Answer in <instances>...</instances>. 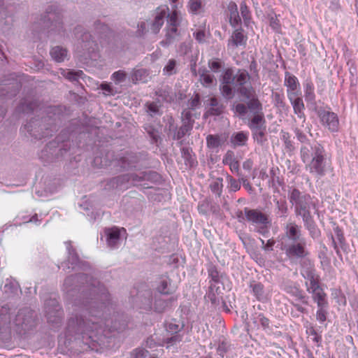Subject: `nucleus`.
<instances>
[{
	"mask_svg": "<svg viewBox=\"0 0 358 358\" xmlns=\"http://www.w3.org/2000/svg\"><path fill=\"white\" fill-rule=\"evenodd\" d=\"M248 137L243 132H238L231 138V142L234 147L243 146L245 144Z\"/></svg>",
	"mask_w": 358,
	"mask_h": 358,
	"instance_id": "nucleus-35",
	"label": "nucleus"
},
{
	"mask_svg": "<svg viewBox=\"0 0 358 358\" xmlns=\"http://www.w3.org/2000/svg\"><path fill=\"white\" fill-rule=\"evenodd\" d=\"M200 81L201 84L205 87H210L212 85L214 82H216V79L213 75L210 74L209 73L206 75H201Z\"/></svg>",
	"mask_w": 358,
	"mask_h": 358,
	"instance_id": "nucleus-50",
	"label": "nucleus"
},
{
	"mask_svg": "<svg viewBox=\"0 0 358 358\" xmlns=\"http://www.w3.org/2000/svg\"><path fill=\"white\" fill-rule=\"evenodd\" d=\"M207 146L209 148H217L220 147L223 141L218 135H208L206 137Z\"/></svg>",
	"mask_w": 358,
	"mask_h": 358,
	"instance_id": "nucleus-36",
	"label": "nucleus"
},
{
	"mask_svg": "<svg viewBox=\"0 0 358 358\" xmlns=\"http://www.w3.org/2000/svg\"><path fill=\"white\" fill-rule=\"evenodd\" d=\"M176 66V61L175 59H169L167 64L164 68V71L169 76L173 75L176 73L175 69Z\"/></svg>",
	"mask_w": 358,
	"mask_h": 358,
	"instance_id": "nucleus-53",
	"label": "nucleus"
},
{
	"mask_svg": "<svg viewBox=\"0 0 358 358\" xmlns=\"http://www.w3.org/2000/svg\"><path fill=\"white\" fill-rule=\"evenodd\" d=\"M62 14L57 6H50L42 18L45 26L52 31L60 32L64 29Z\"/></svg>",
	"mask_w": 358,
	"mask_h": 358,
	"instance_id": "nucleus-5",
	"label": "nucleus"
},
{
	"mask_svg": "<svg viewBox=\"0 0 358 358\" xmlns=\"http://www.w3.org/2000/svg\"><path fill=\"white\" fill-rule=\"evenodd\" d=\"M148 31L147 25L145 22H141L138 24L136 36L137 37H142Z\"/></svg>",
	"mask_w": 358,
	"mask_h": 358,
	"instance_id": "nucleus-63",
	"label": "nucleus"
},
{
	"mask_svg": "<svg viewBox=\"0 0 358 358\" xmlns=\"http://www.w3.org/2000/svg\"><path fill=\"white\" fill-rule=\"evenodd\" d=\"M221 294L220 286H216V285H210L209 290L205 298L207 301H210L215 307H217L220 304V301H222L223 308L229 312L230 310L226 305L225 301L223 300Z\"/></svg>",
	"mask_w": 358,
	"mask_h": 358,
	"instance_id": "nucleus-15",
	"label": "nucleus"
},
{
	"mask_svg": "<svg viewBox=\"0 0 358 358\" xmlns=\"http://www.w3.org/2000/svg\"><path fill=\"white\" fill-rule=\"evenodd\" d=\"M305 239L301 234L300 227L295 222H289L285 227L282 237L281 246Z\"/></svg>",
	"mask_w": 358,
	"mask_h": 358,
	"instance_id": "nucleus-10",
	"label": "nucleus"
},
{
	"mask_svg": "<svg viewBox=\"0 0 358 358\" xmlns=\"http://www.w3.org/2000/svg\"><path fill=\"white\" fill-rule=\"evenodd\" d=\"M201 106L200 96L199 94H195L194 97H192L187 102V108L189 110H195L199 108Z\"/></svg>",
	"mask_w": 358,
	"mask_h": 358,
	"instance_id": "nucleus-49",
	"label": "nucleus"
},
{
	"mask_svg": "<svg viewBox=\"0 0 358 358\" xmlns=\"http://www.w3.org/2000/svg\"><path fill=\"white\" fill-rule=\"evenodd\" d=\"M45 314L49 323L59 324L62 322L64 312L55 299H49L45 302Z\"/></svg>",
	"mask_w": 358,
	"mask_h": 358,
	"instance_id": "nucleus-8",
	"label": "nucleus"
},
{
	"mask_svg": "<svg viewBox=\"0 0 358 358\" xmlns=\"http://www.w3.org/2000/svg\"><path fill=\"white\" fill-rule=\"evenodd\" d=\"M208 101V108L205 112L203 117L207 118L209 116H218L220 115L224 109L223 103L215 97L210 98Z\"/></svg>",
	"mask_w": 358,
	"mask_h": 358,
	"instance_id": "nucleus-16",
	"label": "nucleus"
},
{
	"mask_svg": "<svg viewBox=\"0 0 358 358\" xmlns=\"http://www.w3.org/2000/svg\"><path fill=\"white\" fill-rule=\"evenodd\" d=\"M184 327L183 323L180 324V322H176V320H173L172 322H169L167 326V331L175 334H178L177 333L180 331Z\"/></svg>",
	"mask_w": 358,
	"mask_h": 358,
	"instance_id": "nucleus-47",
	"label": "nucleus"
},
{
	"mask_svg": "<svg viewBox=\"0 0 358 358\" xmlns=\"http://www.w3.org/2000/svg\"><path fill=\"white\" fill-rule=\"evenodd\" d=\"M304 226L309 231L310 236L313 238L317 237L320 235V231L317 229L316 224L310 215V213L301 216Z\"/></svg>",
	"mask_w": 358,
	"mask_h": 358,
	"instance_id": "nucleus-23",
	"label": "nucleus"
},
{
	"mask_svg": "<svg viewBox=\"0 0 358 358\" xmlns=\"http://www.w3.org/2000/svg\"><path fill=\"white\" fill-rule=\"evenodd\" d=\"M148 76V71L144 69H140L134 71L131 75L132 81L136 83L138 81L145 82Z\"/></svg>",
	"mask_w": 358,
	"mask_h": 358,
	"instance_id": "nucleus-38",
	"label": "nucleus"
},
{
	"mask_svg": "<svg viewBox=\"0 0 358 358\" xmlns=\"http://www.w3.org/2000/svg\"><path fill=\"white\" fill-rule=\"evenodd\" d=\"M166 17V10L158 8L155 13V19L151 23L150 29L154 34H157L164 22V18Z\"/></svg>",
	"mask_w": 358,
	"mask_h": 358,
	"instance_id": "nucleus-21",
	"label": "nucleus"
},
{
	"mask_svg": "<svg viewBox=\"0 0 358 358\" xmlns=\"http://www.w3.org/2000/svg\"><path fill=\"white\" fill-rule=\"evenodd\" d=\"M181 341L182 336L180 334H173L171 337L166 338L164 342L168 345L167 347L169 348L180 343Z\"/></svg>",
	"mask_w": 358,
	"mask_h": 358,
	"instance_id": "nucleus-55",
	"label": "nucleus"
},
{
	"mask_svg": "<svg viewBox=\"0 0 358 358\" xmlns=\"http://www.w3.org/2000/svg\"><path fill=\"white\" fill-rule=\"evenodd\" d=\"M306 241L303 239L301 241H296L281 246L285 250L287 257L290 259H301L308 255L306 250Z\"/></svg>",
	"mask_w": 358,
	"mask_h": 358,
	"instance_id": "nucleus-9",
	"label": "nucleus"
},
{
	"mask_svg": "<svg viewBox=\"0 0 358 358\" xmlns=\"http://www.w3.org/2000/svg\"><path fill=\"white\" fill-rule=\"evenodd\" d=\"M127 74L123 71H117L113 73L112 78L116 84L124 82L127 78Z\"/></svg>",
	"mask_w": 358,
	"mask_h": 358,
	"instance_id": "nucleus-54",
	"label": "nucleus"
},
{
	"mask_svg": "<svg viewBox=\"0 0 358 358\" xmlns=\"http://www.w3.org/2000/svg\"><path fill=\"white\" fill-rule=\"evenodd\" d=\"M288 99L291 102L294 113L296 115H304L303 110L305 108L303 101L301 97H298L295 92L288 90Z\"/></svg>",
	"mask_w": 358,
	"mask_h": 358,
	"instance_id": "nucleus-20",
	"label": "nucleus"
},
{
	"mask_svg": "<svg viewBox=\"0 0 358 358\" xmlns=\"http://www.w3.org/2000/svg\"><path fill=\"white\" fill-rule=\"evenodd\" d=\"M36 314L29 308L20 309L13 320V324L15 325L20 333H26L35 325Z\"/></svg>",
	"mask_w": 358,
	"mask_h": 358,
	"instance_id": "nucleus-4",
	"label": "nucleus"
},
{
	"mask_svg": "<svg viewBox=\"0 0 358 358\" xmlns=\"http://www.w3.org/2000/svg\"><path fill=\"white\" fill-rule=\"evenodd\" d=\"M167 22L169 27H178L179 24L178 17L176 12L172 13L171 15L167 16Z\"/></svg>",
	"mask_w": 358,
	"mask_h": 358,
	"instance_id": "nucleus-60",
	"label": "nucleus"
},
{
	"mask_svg": "<svg viewBox=\"0 0 358 358\" xmlns=\"http://www.w3.org/2000/svg\"><path fill=\"white\" fill-rule=\"evenodd\" d=\"M245 41L246 38L243 34V30L241 29H238L232 34L231 39L229 40V43L237 47L238 45H244L245 43Z\"/></svg>",
	"mask_w": 358,
	"mask_h": 358,
	"instance_id": "nucleus-32",
	"label": "nucleus"
},
{
	"mask_svg": "<svg viewBox=\"0 0 358 358\" xmlns=\"http://www.w3.org/2000/svg\"><path fill=\"white\" fill-rule=\"evenodd\" d=\"M316 152V158L312 159L308 162L310 172L315 173L318 176H322L325 171V155L324 148H317L315 150Z\"/></svg>",
	"mask_w": 358,
	"mask_h": 358,
	"instance_id": "nucleus-11",
	"label": "nucleus"
},
{
	"mask_svg": "<svg viewBox=\"0 0 358 358\" xmlns=\"http://www.w3.org/2000/svg\"><path fill=\"white\" fill-rule=\"evenodd\" d=\"M178 28L172 26L167 28L165 40L161 42V44L164 46H168L175 41L177 36H178Z\"/></svg>",
	"mask_w": 358,
	"mask_h": 358,
	"instance_id": "nucleus-31",
	"label": "nucleus"
},
{
	"mask_svg": "<svg viewBox=\"0 0 358 358\" xmlns=\"http://www.w3.org/2000/svg\"><path fill=\"white\" fill-rule=\"evenodd\" d=\"M241 22V17L239 16L238 11L236 13H230L229 16V23L230 24L235 27L238 25Z\"/></svg>",
	"mask_w": 358,
	"mask_h": 358,
	"instance_id": "nucleus-59",
	"label": "nucleus"
},
{
	"mask_svg": "<svg viewBox=\"0 0 358 358\" xmlns=\"http://www.w3.org/2000/svg\"><path fill=\"white\" fill-rule=\"evenodd\" d=\"M238 94L243 98V100H247L248 110H250L253 115L262 113V105L257 99L255 90L250 84L246 85L238 90Z\"/></svg>",
	"mask_w": 358,
	"mask_h": 358,
	"instance_id": "nucleus-6",
	"label": "nucleus"
},
{
	"mask_svg": "<svg viewBox=\"0 0 358 358\" xmlns=\"http://www.w3.org/2000/svg\"><path fill=\"white\" fill-rule=\"evenodd\" d=\"M12 324L10 308L7 305L3 306L0 308V330L9 331Z\"/></svg>",
	"mask_w": 358,
	"mask_h": 358,
	"instance_id": "nucleus-18",
	"label": "nucleus"
},
{
	"mask_svg": "<svg viewBox=\"0 0 358 358\" xmlns=\"http://www.w3.org/2000/svg\"><path fill=\"white\" fill-rule=\"evenodd\" d=\"M67 50L61 46H55L50 50L52 58L57 62H62L67 57Z\"/></svg>",
	"mask_w": 358,
	"mask_h": 358,
	"instance_id": "nucleus-30",
	"label": "nucleus"
},
{
	"mask_svg": "<svg viewBox=\"0 0 358 358\" xmlns=\"http://www.w3.org/2000/svg\"><path fill=\"white\" fill-rule=\"evenodd\" d=\"M157 289L163 294H170L176 290V287L171 285L170 280L169 279L162 280Z\"/></svg>",
	"mask_w": 358,
	"mask_h": 358,
	"instance_id": "nucleus-34",
	"label": "nucleus"
},
{
	"mask_svg": "<svg viewBox=\"0 0 358 358\" xmlns=\"http://www.w3.org/2000/svg\"><path fill=\"white\" fill-rule=\"evenodd\" d=\"M111 161L108 159V157L96 156L94 157L92 164L96 168H103L110 166Z\"/></svg>",
	"mask_w": 358,
	"mask_h": 358,
	"instance_id": "nucleus-43",
	"label": "nucleus"
},
{
	"mask_svg": "<svg viewBox=\"0 0 358 358\" xmlns=\"http://www.w3.org/2000/svg\"><path fill=\"white\" fill-rule=\"evenodd\" d=\"M250 75L245 70H238L236 74L231 68L223 70L220 77V90L221 94L226 99H231L234 96V90L238 94V90L250 84Z\"/></svg>",
	"mask_w": 358,
	"mask_h": 358,
	"instance_id": "nucleus-2",
	"label": "nucleus"
},
{
	"mask_svg": "<svg viewBox=\"0 0 358 358\" xmlns=\"http://www.w3.org/2000/svg\"><path fill=\"white\" fill-rule=\"evenodd\" d=\"M175 301L174 297H170L168 299H163L161 296L156 297L154 303L155 311L159 313L164 312Z\"/></svg>",
	"mask_w": 358,
	"mask_h": 358,
	"instance_id": "nucleus-22",
	"label": "nucleus"
},
{
	"mask_svg": "<svg viewBox=\"0 0 358 358\" xmlns=\"http://www.w3.org/2000/svg\"><path fill=\"white\" fill-rule=\"evenodd\" d=\"M313 294V299L317 302V306H326L327 301H325L326 294L322 288L312 292Z\"/></svg>",
	"mask_w": 358,
	"mask_h": 358,
	"instance_id": "nucleus-41",
	"label": "nucleus"
},
{
	"mask_svg": "<svg viewBox=\"0 0 358 358\" xmlns=\"http://www.w3.org/2000/svg\"><path fill=\"white\" fill-rule=\"evenodd\" d=\"M251 130H259L266 128V121L264 113H258L253 115L248 124Z\"/></svg>",
	"mask_w": 358,
	"mask_h": 358,
	"instance_id": "nucleus-26",
	"label": "nucleus"
},
{
	"mask_svg": "<svg viewBox=\"0 0 358 358\" xmlns=\"http://www.w3.org/2000/svg\"><path fill=\"white\" fill-rule=\"evenodd\" d=\"M285 83L287 87L292 91H294L296 89L298 84L296 77L291 76L286 77Z\"/></svg>",
	"mask_w": 358,
	"mask_h": 358,
	"instance_id": "nucleus-57",
	"label": "nucleus"
},
{
	"mask_svg": "<svg viewBox=\"0 0 358 358\" xmlns=\"http://www.w3.org/2000/svg\"><path fill=\"white\" fill-rule=\"evenodd\" d=\"M227 180L229 184V188L231 191L236 192L240 189L241 184L240 181L235 180L230 176H227Z\"/></svg>",
	"mask_w": 358,
	"mask_h": 358,
	"instance_id": "nucleus-56",
	"label": "nucleus"
},
{
	"mask_svg": "<svg viewBox=\"0 0 358 358\" xmlns=\"http://www.w3.org/2000/svg\"><path fill=\"white\" fill-rule=\"evenodd\" d=\"M67 244H68L67 249L69 251L68 262L71 263L72 266L74 264H77V263L78 262V260H79L78 256L76 253L75 250L71 248V243H68Z\"/></svg>",
	"mask_w": 358,
	"mask_h": 358,
	"instance_id": "nucleus-51",
	"label": "nucleus"
},
{
	"mask_svg": "<svg viewBox=\"0 0 358 358\" xmlns=\"http://www.w3.org/2000/svg\"><path fill=\"white\" fill-rule=\"evenodd\" d=\"M94 32L100 38H108L112 34V30L104 23L97 20L94 24Z\"/></svg>",
	"mask_w": 358,
	"mask_h": 358,
	"instance_id": "nucleus-28",
	"label": "nucleus"
},
{
	"mask_svg": "<svg viewBox=\"0 0 358 358\" xmlns=\"http://www.w3.org/2000/svg\"><path fill=\"white\" fill-rule=\"evenodd\" d=\"M64 286L67 292L78 289L80 295L75 300V314L69 319L66 332L68 336L81 338L83 343L94 349L100 341V325L79 315L80 310H85L94 317H101L109 311L110 295L106 287L100 282L84 273L71 275L64 280Z\"/></svg>",
	"mask_w": 358,
	"mask_h": 358,
	"instance_id": "nucleus-1",
	"label": "nucleus"
},
{
	"mask_svg": "<svg viewBox=\"0 0 358 358\" xmlns=\"http://www.w3.org/2000/svg\"><path fill=\"white\" fill-rule=\"evenodd\" d=\"M252 131L254 139L257 142V143L262 145L266 140L265 138L266 128Z\"/></svg>",
	"mask_w": 358,
	"mask_h": 358,
	"instance_id": "nucleus-46",
	"label": "nucleus"
},
{
	"mask_svg": "<svg viewBox=\"0 0 358 358\" xmlns=\"http://www.w3.org/2000/svg\"><path fill=\"white\" fill-rule=\"evenodd\" d=\"M222 181L223 179L222 178H217L210 185V190L219 197L222 195Z\"/></svg>",
	"mask_w": 358,
	"mask_h": 358,
	"instance_id": "nucleus-40",
	"label": "nucleus"
},
{
	"mask_svg": "<svg viewBox=\"0 0 358 358\" xmlns=\"http://www.w3.org/2000/svg\"><path fill=\"white\" fill-rule=\"evenodd\" d=\"M289 200L292 205H294V210L310 208L311 203V198L309 195L302 194L296 188L289 190Z\"/></svg>",
	"mask_w": 358,
	"mask_h": 358,
	"instance_id": "nucleus-12",
	"label": "nucleus"
},
{
	"mask_svg": "<svg viewBox=\"0 0 358 358\" xmlns=\"http://www.w3.org/2000/svg\"><path fill=\"white\" fill-rule=\"evenodd\" d=\"M38 106L36 101L24 100L20 103V110L23 113H29L34 111Z\"/></svg>",
	"mask_w": 358,
	"mask_h": 358,
	"instance_id": "nucleus-39",
	"label": "nucleus"
},
{
	"mask_svg": "<svg viewBox=\"0 0 358 358\" xmlns=\"http://www.w3.org/2000/svg\"><path fill=\"white\" fill-rule=\"evenodd\" d=\"M129 182V176L127 174L120 175L110 178L107 181L106 186L108 189H115Z\"/></svg>",
	"mask_w": 358,
	"mask_h": 358,
	"instance_id": "nucleus-27",
	"label": "nucleus"
},
{
	"mask_svg": "<svg viewBox=\"0 0 358 358\" xmlns=\"http://www.w3.org/2000/svg\"><path fill=\"white\" fill-rule=\"evenodd\" d=\"M29 134L37 139L52 136L56 131L55 119L51 116H44L41 118L34 117L25 125Z\"/></svg>",
	"mask_w": 358,
	"mask_h": 358,
	"instance_id": "nucleus-3",
	"label": "nucleus"
},
{
	"mask_svg": "<svg viewBox=\"0 0 358 358\" xmlns=\"http://www.w3.org/2000/svg\"><path fill=\"white\" fill-rule=\"evenodd\" d=\"M73 35L83 44L82 45L84 49L90 50L93 48L94 41L92 40V35L90 32L85 31L82 26L77 25L73 29Z\"/></svg>",
	"mask_w": 358,
	"mask_h": 358,
	"instance_id": "nucleus-14",
	"label": "nucleus"
},
{
	"mask_svg": "<svg viewBox=\"0 0 358 358\" xmlns=\"http://www.w3.org/2000/svg\"><path fill=\"white\" fill-rule=\"evenodd\" d=\"M61 75L72 83H78L80 79H83L85 74L83 71L61 69Z\"/></svg>",
	"mask_w": 358,
	"mask_h": 358,
	"instance_id": "nucleus-24",
	"label": "nucleus"
},
{
	"mask_svg": "<svg viewBox=\"0 0 358 358\" xmlns=\"http://www.w3.org/2000/svg\"><path fill=\"white\" fill-rule=\"evenodd\" d=\"M274 101L275 106L278 108L280 110H285L287 109V106L285 103L283 101L282 96L279 93H275L273 95Z\"/></svg>",
	"mask_w": 358,
	"mask_h": 358,
	"instance_id": "nucleus-52",
	"label": "nucleus"
},
{
	"mask_svg": "<svg viewBox=\"0 0 358 358\" xmlns=\"http://www.w3.org/2000/svg\"><path fill=\"white\" fill-rule=\"evenodd\" d=\"M188 6L191 13L198 14L203 8V3L201 0H190Z\"/></svg>",
	"mask_w": 358,
	"mask_h": 358,
	"instance_id": "nucleus-45",
	"label": "nucleus"
},
{
	"mask_svg": "<svg viewBox=\"0 0 358 358\" xmlns=\"http://www.w3.org/2000/svg\"><path fill=\"white\" fill-rule=\"evenodd\" d=\"M121 231H125V229L117 227L106 229V242L110 248H115L117 245L120 240Z\"/></svg>",
	"mask_w": 358,
	"mask_h": 358,
	"instance_id": "nucleus-17",
	"label": "nucleus"
},
{
	"mask_svg": "<svg viewBox=\"0 0 358 358\" xmlns=\"http://www.w3.org/2000/svg\"><path fill=\"white\" fill-rule=\"evenodd\" d=\"M156 95L167 103L173 101L176 97V94L172 91L171 88L167 86L157 90L156 91Z\"/></svg>",
	"mask_w": 358,
	"mask_h": 358,
	"instance_id": "nucleus-29",
	"label": "nucleus"
},
{
	"mask_svg": "<svg viewBox=\"0 0 358 358\" xmlns=\"http://www.w3.org/2000/svg\"><path fill=\"white\" fill-rule=\"evenodd\" d=\"M317 115L322 124L328 127L329 130L332 132L338 131V120L334 113L320 109L317 110Z\"/></svg>",
	"mask_w": 358,
	"mask_h": 358,
	"instance_id": "nucleus-13",
	"label": "nucleus"
},
{
	"mask_svg": "<svg viewBox=\"0 0 358 358\" xmlns=\"http://www.w3.org/2000/svg\"><path fill=\"white\" fill-rule=\"evenodd\" d=\"M252 289L258 299H261L263 297V285L260 283L255 284L252 285Z\"/></svg>",
	"mask_w": 358,
	"mask_h": 358,
	"instance_id": "nucleus-64",
	"label": "nucleus"
},
{
	"mask_svg": "<svg viewBox=\"0 0 358 358\" xmlns=\"http://www.w3.org/2000/svg\"><path fill=\"white\" fill-rule=\"evenodd\" d=\"M323 148L320 144L317 143H314L313 144H306L301 148V154L302 159L304 162H308L312 159L316 158V155H315V150H317V148Z\"/></svg>",
	"mask_w": 358,
	"mask_h": 358,
	"instance_id": "nucleus-19",
	"label": "nucleus"
},
{
	"mask_svg": "<svg viewBox=\"0 0 358 358\" xmlns=\"http://www.w3.org/2000/svg\"><path fill=\"white\" fill-rule=\"evenodd\" d=\"M244 213L248 222L259 227L258 230L259 233H263L262 231L264 229H267L271 225V221L268 215L257 209L245 208Z\"/></svg>",
	"mask_w": 358,
	"mask_h": 358,
	"instance_id": "nucleus-7",
	"label": "nucleus"
},
{
	"mask_svg": "<svg viewBox=\"0 0 358 358\" xmlns=\"http://www.w3.org/2000/svg\"><path fill=\"white\" fill-rule=\"evenodd\" d=\"M295 130H305L306 132L310 133V129L306 123V116L304 115H296L294 118Z\"/></svg>",
	"mask_w": 358,
	"mask_h": 358,
	"instance_id": "nucleus-33",
	"label": "nucleus"
},
{
	"mask_svg": "<svg viewBox=\"0 0 358 358\" xmlns=\"http://www.w3.org/2000/svg\"><path fill=\"white\" fill-rule=\"evenodd\" d=\"M241 15L245 22H247L250 20V11L248 10V8L245 3V2L243 1L241 3Z\"/></svg>",
	"mask_w": 358,
	"mask_h": 358,
	"instance_id": "nucleus-61",
	"label": "nucleus"
},
{
	"mask_svg": "<svg viewBox=\"0 0 358 358\" xmlns=\"http://www.w3.org/2000/svg\"><path fill=\"white\" fill-rule=\"evenodd\" d=\"M129 176V181L141 182L144 180H150L157 177V174L152 171H143L140 173H127Z\"/></svg>",
	"mask_w": 358,
	"mask_h": 358,
	"instance_id": "nucleus-25",
	"label": "nucleus"
},
{
	"mask_svg": "<svg viewBox=\"0 0 358 358\" xmlns=\"http://www.w3.org/2000/svg\"><path fill=\"white\" fill-rule=\"evenodd\" d=\"M148 350L143 348H136L131 354V358H143L148 355Z\"/></svg>",
	"mask_w": 358,
	"mask_h": 358,
	"instance_id": "nucleus-62",
	"label": "nucleus"
},
{
	"mask_svg": "<svg viewBox=\"0 0 358 358\" xmlns=\"http://www.w3.org/2000/svg\"><path fill=\"white\" fill-rule=\"evenodd\" d=\"M235 113H238L240 116H245L248 113V107L244 103H238L234 106Z\"/></svg>",
	"mask_w": 358,
	"mask_h": 358,
	"instance_id": "nucleus-58",
	"label": "nucleus"
},
{
	"mask_svg": "<svg viewBox=\"0 0 358 358\" xmlns=\"http://www.w3.org/2000/svg\"><path fill=\"white\" fill-rule=\"evenodd\" d=\"M276 207L278 208V214L280 217H287L288 208L285 201H276Z\"/></svg>",
	"mask_w": 358,
	"mask_h": 358,
	"instance_id": "nucleus-48",
	"label": "nucleus"
},
{
	"mask_svg": "<svg viewBox=\"0 0 358 358\" xmlns=\"http://www.w3.org/2000/svg\"><path fill=\"white\" fill-rule=\"evenodd\" d=\"M192 129V127L187 125L182 124L177 129L173 136V139L180 140L183 138L185 135L189 134V132Z\"/></svg>",
	"mask_w": 358,
	"mask_h": 358,
	"instance_id": "nucleus-44",
	"label": "nucleus"
},
{
	"mask_svg": "<svg viewBox=\"0 0 358 358\" xmlns=\"http://www.w3.org/2000/svg\"><path fill=\"white\" fill-rule=\"evenodd\" d=\"M194 115H196V114H193L189 109H185L182 112L181 116L182 124L187 125L193 128L194 120L192 117Z\"/></svg>",
	"mask_w": 358,
	"mask_h": 358,
	"instance_id": "nucleus-37",
	"label": "nucleus"
},
{
	"mask_svg": "<svg viewBox=\"0 0 358 358\" xmlns=\"http://www.w3.org/2000/svg\"><path fill=\"white\" fill-rule=\"evenodd\" d=\"M224 64L220 59H210L208 62V68L214 73H218L224 69Z\"/></svg>",
	"mask_w": 358,
	"mask_h": 358,
	"instance_id": "nucleus-42",
	"label": "nucleus"
}]
</instances>
